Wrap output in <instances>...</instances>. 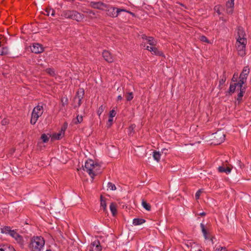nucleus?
Instances as JSON below:
<instances>
[{"instance_id": "nucleus-1", "label": "nucleus", "mask_w": 251, "mask_h": 251, "mask_svg": "<svg viewBox=\"0 0 251 251\" xmlns=\"http://www.w3.org/2000/svg\"><path fill=\"white\" fill-rule=\"evenodd\" d=\"M100 166L95 163L92 160H88L85 162L83 170L87 172L91 177L93 179L97 175L100 171Z\"/></svg>"}, {"instance_id": "nucleus-2", "label": "nucleus", "mask_w": 251, "mask_h": 251, "mask_svg": "<svg viewBox=\"0 0 251 251\" xmlns=\"http://www.w3.org/2000/svg\"><path fill=\"white\" fill-rule=\"evenodd\" d=\"M45 245V240L41 236H33L30 240L29 248L32 251H41Z\"/></svg>"}, {"instance_id": "nucleus-3", "label": "nucleus", "mask_w": 251, "mask_h": 251, "mask_svg": "<svg viewBox=\"0 0 251 251\" xmlns=\"http://www.w3.org/2000/svg\"><path fill=\"white\" fill-rule=\"evenodd\" d=\"M1 233L8 234L14 238L17 243L21 246H24V241L23 237L19 235L16 230H11L10 226H5L1 228Z\"/></svg>"}, {"instance_id": "nucleus-4", "label": "nucleus", "mask_w": 251, "mask_h": 251, "mask_svg": "<svg viewBox=\"0 0 251 251\" xmlns=\"http://www.w3.org/2000/svg\"><path fill=\"white\" fill-rule=\"evenodd\" d=\"M61 16L77 22L81 21L84 18L83 14L75 10H64L62 11Z\"/></svg>"}, {"instance_id": "nucleus-5", "label": "nucleus", "mask_w": 251, "mask_h": 251, "mask_svg": "<svg viewBox=\"0 0 251 251\" xmlns=\"http://www.w3.org/2000/svg\"><path fill=\"white\" fill-rule=\"evenodd\" d=\"M44 112L43 107L42 105L38 104L35 106L32 112L30 120L31 124L34 125L36 124L39 118L42 116Z\"/></svg>"}, {"instance_id": "nucleus-6", "label": "nucleus", "mask_w": 251, "mask_h": 251, "mask_svg": "<svg viewBox=\"0 0 251 251\" xmlns=\"http://www.w3.org/2000/svg\"><path fill=\"white\" fill-rule=\"evenodd\" d=\"M106 14L108 16L111 17H117L121 12H126L130 13L132 15H134V14L131 12L128 11L125 9L117 8L114 7H108L107 8Z\"/></svg>"}, {"instance_id": "nucleus-7", "label": "nucleus", "mask_w": 251, "mask_h": 251, "mask_svg": "<svg viewBox=\"0 0 251 251\" xmlns=\"http://www.w3.org/2000/svg\"><path fill=\"white\" fill-rule=\"evenodd\" d=\"M247 41L236 40V47L238 52V54L241 56L245 54V47Z\"/></svg>"}, {"instance_id": "nucleus-8", "label": "nucleus", "mask_w": 251, "mask_h": 251, "mask_svg": "<svg viewBox=\"0 0 251 251\" xmlns=\"http://www.w3.org/2000/svg\"><path fill=\"white\" fill-rule=\"evenodd\" d=\"M249 73V69L248 67H245L240 75L239 80V87L241 88L243 87V84L245 82L247 79V76Z\"/></svg>"}, {"instance_id": "nucleus-9", "label": "nucleus", "mask_w": 251, "mask_h": 251, "mask_svg": "<svg viewBox=\"0 0 251 251\" xmlns=\"http://www.w3.org/2000/svg\"><path fill=\"white\" fill-rule=\"evenodd\" d=\"M225 138V134L222 132H216L214 136V140L215 144H220L224 141Z\"/></svg>"}, {"instance_id": "nucleus-10", "label": "nucleus", "mask_w": 251, "mask_h": 251, "mask_svg": "<svg viewBox=\"0 0 251 251\" xmlns=\"http://www.w3.org/2000/svg\"><path fill=\"white\" fill-rule=\"evenodd\" d=\"M237 36L236 40L247 41L245 36V32L243 28L241 26H238L237 29Z\"/></svg>"}, {"instance_id": "nucleus-11", "label": "nucleus", "mask_w": 251, "mask_h": 251, "mask_svg": "<svg viewBox=\"0 0 251 251\" xmlns=\"http://www.w3.org/2000/svg\"><path fill=\"white\" fill-rule=\"evenodd\" d=\"M102 56L104 60L108 63H112L115 60V56L108 50H104L102 52Z\"/></svg>"}, {"instance_id": "nucleus-12", "label": "nucleus", "mask_w": 251, "mask_h": 251, "mask_svg": "<svg viewBox=\"0 0 251 251\" xmlns=\"http://www.w3.org/2000/svg\"><path fill=\"white\" fill-rule=\"evenodd\" d=\"M31 50L35 53H40L43 51L44 49L40 44L34 43L31 47Z\"/></svg>"}, {"instance_id": "nucleus-13", "label": "nucleus", "mask_w": 251, "mask_h": 251, "mask_svg": "<svg viewBox=\"0 0 251 251\" xmlns=\"http://www.w3.org/2000/svg\"><path fill=\"white\" fill-rule=\"evenodd\" d=\"M101 248L100 246V242L98 240H95L91 244L89 251H101Z\"/></svg>"}, {"instance_id": "nucleus-14", "label": "nucleus", "mask_w": 251, "mask_h": 251, "mask_svg": "<svg viewBox=\"0 0 251 251\" xmlns=\"http://www.w3.org/2000/svg\"><path fill=\"white\" fill-rule=\"evenodd\" d=\"M142 38L152 46H155L157 43L156 41L152 37H148L145 34L142 35Z\"/></svg>"}, {"instance_id": "nucleus-15", "label": "nucleus", "mask_w": 251, "mask_h": 251, "mask_svg": "<svg viewBox=\"0 0 251 251\" xmlns=\"http://www.w3.org/2000/svg\"><path fill=\"white\" fill-rule=\"evenodd\" d=\"M184 245L187 247L186 249H189L190 251H201V249L194 250V248L198 246V244L195 243H192L189 241H187L185 243Z\"/></svg>"}, {"instance_id": "nucleus-16", "label": "nucleus", "mask_w": 251, "mask_h": 251, "mask_svg": "<svg viewBox=\"0 0 251 251\" xmlns=\"http://www.w3.org/2000/svg\"><path fill=\"white\" fill-rule=\"evenodd\" d=\"M91 5L93 8L98 9H103L107 7L106 5L101 2H92Z\"/></svg>"}, {"instance_id": "nucleus-17", "label": "nucleus", "mask_w": 251, "mask_h": 251, "mask_svg": "<svg viewBox=\"0 0 251 251\" xmlns=\"http://www.w3.org/2000/svg\"><path fill=\"white\" fill-rule=\"evenodd\" d=\"M218 170L220 173H225L226 174H229L231 171V168L229 167H226L224 165L221 166H219Z\"/></svg>"}, {"instance_id": "nucleus-18", "label": "nucleus", "mask_w": 251, "mask_h": 251, "mask_svg": "<svg viewBox=\"0 0 251 251\" xmlns=\"http://www.w3.org/2000/svg\"><path fill=\"white\" fill-rule=\"evenodd\" d=\"M84 95V91L83 89H79L75 98V100L77 99H82Z\"/></svg>"}, {"instance_id": "nucleus-19", "label": "nucleus", "mask_w": 251, "mask_h": 251, "mask_svg": "<svg viewBox=\"0 0 251 251\" xmlns=\"http://www.w3.org/2000/svg\"><path fill=\"white\" fill-rule=\"evenodd\" d=\"M239 84V82L238 83H235L233 84H231L229 89V92L233 93L235 92L236 88H237V89H239L240 87Z\"/></svg>"}, {"instance_id": "nucleus-20", "label": "nucleus", "mask_w": 251, "mask_h": 251, "mask_svg": "<svg viewBox=\"0 0 251 251\" xmlns=\"http://www.w3.org/2000/svg\"><path fill=\"white\" fill-rule=\"evenodd\" d=\"M110 209L113 215V216H115L117 214V205L116 203L114 202L111 203L110 205Z\"/></svg>"}, {"instance_id": "nucleus-21", "label": "nucleus", "mask_w": 251, "mask_h": 251, "mask_svg": "<svg viewBox=\"0 0 251 251\" xmlns=\"http://www.w3.org/2000/svg\"><path fill=\"white\" fill-rule=\"evenodd\" d=\"M145 222V220L143 219L135 218L133 220V224L135 226L142 225Z\"/></svg>"}, {"instance_id": "nucleus-22", "label": "nucleus", "mask_w": 251, "mask_h": 251, "mask_svg": "<svg viewBox=\"0 0 251 251\" xmlns=\"http://www.w3.org/2000/svg\"><path fill=\"white\" fill-rule=\"evenodd\" d=\"M64 130H63V128H61V131L59 133L53 135V138L55 139L59 140V139L62 138V137L64 136Z\"/></svg>"}, {"instance_id": "nucleus-23", "label": "nucleus", "mask_w": 251, "mask_h": 251, "mask_svg": "<svg viewBox=\"0 0 251 251\" xmlns=\"http://www.w3.org/2000/svg\"><path fill=\"white\" fill-rule=\"evenodd\" d=\"M151 49L152 54H155L156 55H158L160 56H163V53L161 51L159 50L157 48H156L155 47H153V49Z\"/></svg>"}, {"instance_id": "nucleus-24", "label": "nucleus", "mask_w": 251, "mask_h": 251, "mask_svg": "<svg viewBox=\"0 0 251 251\" xmlns=\"http://www.w3.org/2000/svg\"><path fill=\"white\" fill-rule=\"evenodd\" d=\"M9 53V49L7 47H3L0 50V55H8Z\"/></svg>"}, {"instance_id": "nucleus-25", "label": "nucleus", "mask_w": 251, "mask_h": 251, "mask_svg": "<svg viewBox=\"0 0 251 251\" xmlns=\"http://www.w3.org/2000/svg\"><path fill=\"white\" fill-rule=\"evenodd\" d=\"M83 121V117L82 116L77 115V117L74 119L73 122L74 124L77 125L81 123Z\"/></svg>"}, {"instance_id": "nucleus-26", "label": "nucleus", "mask_w": 251, "mask_h": 251, "mask_svg": "<svg viewBox=\"0 0 251 251\" xmlns=\"http://www.w3.org/2000/svg\"><path fill=\"white\" fill-rule=\"evenodd\" d=\"M161 153L159 151H154L153 152V157L155 160L159 162L160 159Z\"/></svg>"}, {"instance_id": "nucleus-27", "label": "nucleus", "mask_w": 251, "mask_h": 251, "mask_svg": "<svg viewBox=\"0 0 251 251\" xmlns=\"http://www.w3.org/2000/svg\"><path fill=\"white\" fill-rule=\"evenodd\" d=\"M201 231L203 233V235L204 236V237L205 239L207 240L209 238V237L207 236V232L206 231V229L205 228V226L203 224L201 223Z\"/></svg>"}, {"instance_id": "nucleus-28", "label": "nucleus", "mask_w": 251, "mask_h": 251, "mask_svg": "<svg viewBox=\"0 0 251 251\" xmlns=\"http://www.w3.org/2000/svg\"><path fill=\"white\" fill-rule=\"evenodd\" d=\"M142 205L143 207L147 210H148V211L151 210V205L149 203H147L146 201H142Z\"/></svg>"}, {"instance_id": "nucleus-29", "label": "nucleus", "mask_w": 251, "mask_h": 251, "mask_svg": "<svg viewBox=\"0 0 251 251\" xmlns=\"http://www.w3.org/2000/svg\"><path fill=\"white\" fill-rule=\"evenodd\" d=\"M100 206L103 208L104 211L106 210V203L105 200L103 199L102 196H100Z\"/></svg>"}, {"instance_id": "nucleus-30", "label": "nucleus", "mask_w": 251, "mask_h": 251, "mask_svg": "<svg viewBox=\"0 0 251 251\" xmlns=\"http://www.w3.org/2000/svg\"><path fill=\"white\" fill-rule=\"evenodd\" d=\"M125 97L127 101H130L133 98V93L132 92H127L126 93Z\"/></svg>"}, {"instance_id": "nucleus-31", "label": "nucleus", "mask_w": 251, "mask_h": 251, "mask_svg": "<svg viewBox=\"0 0 251 251\" xmlns=\"http://www.w3.org/2000/svg\"><path fill=\"white\" fill-rule=\"evenodd\" d=\"M240 93L238 94V96H237V100L238 101H240L242 100V98L243 96V94L245 93V90H244V89L242 88V87L240 88Z\"/></svg>"}, {"instance_id": "nucleus-32", "label": "nucleus", "mask_w": 251, "mask_h": 251, "mask_svg": "<svg viewBox=\"0 0 251 251\" xmlns=\"http://www.w3.org/2000/svg\"><path fill=\"white\" fill-rule=\"evenodd\" d=\"M46 13L45 14L47 15V16H49L50 14L52 16H54L55 15V11L53 9H51V8L47 9L46 10Z\"/></svg>"}, {"instance_id": "nucleus-33", "label": "nucleus", "mask_w": 251, "mask_h": 251, "mask_svg": "<svg viewBox=\"0 0 251 251\" xmlns=\"http://www.w3.org/2000/svg\"><path fill=\"white\" fill-rule=\"evenodd\" d=\"M234 0H228L226 3V8H233Z\"/></svg>"}, {"instance_id": "nucleus-34", "label": "nucleus", "mask_w": 251, "mask_h": 251, "mask_svg": "<svg viewBox=\"0 0 251 251\" xmlns=\"http://www.w3.org/2000/svg\"><path fill=\"white\" fill-rule=\"evenodd\" d=\"M41 138L44 143L48 142L49 140V137L45 133L42 134Z\"/></svg>"}, {"instance_id": "nucleus-35", "label": "nucleus", "mask_w": 251, "mask_h": 251, "mask_svg": "<svg viewBox=\"0 0 251 251\" xmlns=\"http://www.w3.org/2000/svg\"><path fill=\"white\" fill-rule=\"evenodd\" d=\"M200 40L202 42H205L208 44L210 43L208 39L206 38V37L204 35L201 36L200 37Z\"/></svg>"}, {"instance_id": "nucleus-36", "label": "nucleus", "mask_w": 251, "mask_h": 251, "mask_svg": "<svg viewBox=\"0 0 251 251\" xmlns=\"http://www.w3.org/2000/svg\"><path fill=\"white\" fill-rule=\"evenodd\" d=\"M68 100L66 97H64L62 98L61 99V103L63 106L67 105L68 104Z\"/></svg>"}, {"instance_id": "nucleus-37", "label": "nucleus", "mask_w": 251, "mask_h": 251, "mask_svg": "<svg viewBox=\"0 0 251 251\" xmlns=\"http://www.w3.org/2000/svg\"><path fill=\"white\" fill-rule=\"evenodd\" d=\"M46 72L51 76L55 75V71L53 69L48 68L46 69Z\"/></svg>"}, {"instance_id": "nucleus-38", "label": "nucleus", "mask_w": 251, "mask_h": 251, "mask_svg": "<svg viewBox=\"0 0 251 251\" xmlns=\"http://www.w3.org/2000/svg\"><path fill=\"white\" fill-rule=\"evenodd\" d=\"M107 187L111 190H115L116 189L115 185L111 182L108 183Z\"/></svg>"}, {"instance_id": "nucleus-39", "label": "nucleus", "mask_w": 251, "mask_h": 251, "mask_svg": "<svg viewBox=\"0 0 251 251\" xmlns=\"http://www.w3.org/2000/svg\"><path fill=\"white\" fill-rule=\"evenodd\" d=\"M104 110V107H103V105H101L100 106L97 111L98 114L99 116H100V114L103 112Z\"/></svg>"}, {"instance_id": "nucleus-40", "label": "nucleus", "mask_w": 251, "mask_h": 251, "mask_svg": "<svg viewBox=\"0 0 251 251\" xmlns=\"http://www.w3.org/2000/svg\"><path fill=\"white\" fill-rule=\"evenodd\" d=\"M202 192L201 190H199L195 194V198L196 200H198L200 198V195Z\"/></svg>"}, {"instance_id": "nucleus-41", "label": "nucleus", "mask_w": 251, "mask_h": 251, "mask_svg": "<svg viewBox=\"0 0 251 251\" xmlns=\"http://www.w3.org/2000/svg\"><path fill=\"white\" fill-rule=\"evenodd\" d=\"M227 249L225 247H219L216 249L215 251H227Z\"/></svg>"}, {"instance_id": "nucleus-42", "label": "nucleus", "mask_w": 251, "mask_h": 251, "mask_svg": "<svg viewBox=\"0 0 251 251\" xmlns=\"http://www.w3.org/2000/svg\"><path fill=\"white\" fill-rule=\"evenodd\" d=\"M116 114V111L113 109L110 111L109 117H111V118H113L115 116Z\"/></svg>"}, {"instance_id": "nucleus-43", "label": "nucleus", "mask_w": 251, "mask_h": 251, "mask_svg": "<svg viewBox=\"0 0 251 251\" xmlns=\"http://www.w3.org/2000/svg\"><path fill=\"white\" fill-rule=\"evenodd\" d=\"M226 11L228 14H231L233 11V8H226Z\"/></svg>"}, {"instance_id": "nucleus-44", "label": "nucleus", "mask_w": 251, "mask_h": 251, "mask_svg": "<svg viewBox=\"0 0 251 251\" xmlns=\"http://www.w3.org/2000/svg\"><path fill=\"white\" fill-rule=\"evenodd\" d=\"M226 78L225 76H223V77L220 80L219 83L220 85H223L225 82H226Z\"/></svg>"}, {"instance_id": "nucleus-45", "label": "nucleus", "mask_w": 251, "mask_h": 251, "mask_svg": "<svg viewBox=\"0 0 251 251\" xmlns=\"http://www.w3.org/2000/svg\"><path fill=\"white\" fill-rule=\"evenodd\" d=\"M8 123V120L6 119H4L1 121V124L2 125H6Z\"/></svg>"}, {"instance_id": "nucleus-46", "label": "nucleus", "mask_w": 251, "mask_h": 251, "mask_svg": "<svg viewBox=\"0 0 251 251\" xmlns=\"http://www.w3.org/2000/svg\"><path fill=\"white\" fill-rule=\"evenodd\" d=\"M112 122H113V118L109 117L108 121V123H107V125L109 124V126H110L111 125Z\"/></svg>"}, {"instance_id": "nucleus-47", "label": "nucleus", "mask_w": 251, "mask_h": 251, "mask_svg": "<svg viewBox=\"0 0 251 251\" xmlns=\"http://www.w3.org/2000/svg\"><path fill=\"white\" fill-rule=\"evenodd\" d=\"M153 47H150V46H147L146 47V50L151 52V49H153Z\"/></svg>"}, {"instance_id": "nucleus-48", "label": "nucleus", "mask_w": 251, "mask_h": 251, "mask_svg": "<svg viewBox=\"0 0 251 251\" xmlns=\"http://www.w3.org/2000/svg\"><path fill=\"white\" fill-rule=\"evenodd\" d=\"M78 100V106H79L82 103V99H77Z\"/></svg>"}, {"instance_id": "nucleus-49", "label": "nucleus", "mask_w": 251, "mask_h": 251, "mask_svg": "<svg viewBox=\"0 0 251 251\" xmlns=\"http://www.w3.org/2000/svg\"><path fill=\"white\" fill-rule=\"evenodd\" d=\"M3 38H4V36L2 35H0V47H1V42H2L1 40H2Z\"/></svg>"}, {"instance_id": "nucleus-50", "label": "nucleus", "mask_w": 251, "mask_h": 251, "mask_svg": "<svg viewBox=\"0 0 251 251\" xmlns=\"http://www.w3.org/2000/svg\"><path fill=\"white\" fill-rule=\"evenodd\" d=\"M123 99V97L121 95H119L117 97V100H121Z\"/></svg>"}, {"instance_id": "nucleus-51", "label": "nucleus", "mask_w": 251, "mask_h": 251, "mask_svg": "<svg viewBox=\"0 0 251 251\" xmlns=\"http://www.w3.org/2000/svg\"><path fill=\"white\" fill-rule=\"evenodd\" d=\"M141 46H143L144 48H145L146 49V47L147 46L146 45V43L142 44Z\"/></svg>"}, {"instance_id": "nucleus-52", "label": "nucleus", "mask_w": 251, "mask_h": 251, "mask_svg": "<svg viewBox=\"0 0 251 251\" xmlns=\"http://www.w3.org/2000/svg\"><path fill=\"white\" fill-rule=\"evenodd\" d=\"M205 214H206L205 213L203 212H201V213H200L199 215H201V216H205Z\"/></svg>"}, {"instance_id": "nucleus-53", "label": "nucleus", "mask_w": 251, "mask_h": 251, "mask_svg": "<svg viewBox=\"0 0 251 251\" xmlns=\"http://www.w3.org/2000/svg\"><path fill=\"white\" fill-rule=\"evenodd\" d=\"M1 42H6V38L4 36V38H2V40H1Z\"/></svg>"}, {"instance_id": "nucleus-54", "label": "nucleus", "mask_w": 251, "mask_h": 251, "mask_svg": "<svg viewBox=\"0 0 251 251\" xmlns=\"http://www.w3.org/2000/svg\"><path fill=\"white\" fill-rule=\"evenodd\" d=\"M67 125H65L63 127H62L63 130H64V131H65L66 129L67 128Z\"/></svg>"}, {"instance_id": "nucleus-55", "label": "nucleus", "mask_w": 251, "mask_h": 251, "mask_svg": "<svg viewBox=\"0 0 251 251\" xmlns=\"http://www.w3.org/2000/svg\"><path fill=\"white\" fill-rule=\"evenodd\" d=\"M163 151H167V150L166 149H164L162 150V152H163Z\"/></svg>"}, {"instance_id": "nucleus-56", "label": "nucleus", "mask_w": 251, "mask_h": 251, "mask_svg": "<svg viewBox=\"0 0 251 251\" xmlns=\"http://www.w3.org/2000/svg\"><path fill=\"white\" fill-rule=\"evenodd\" d=\"M0 251H4V249L1 248L0 249Z\"/></svg>"}, {"instance_id": "nucleus-57", "label": "nucleus", "mask_w": 251, "mask_h": 251, "mask_svg": "<svg viewBox=\"0 0 251 251\" xmlns=\"http://www.w3.org/2000/svg\"><path fill=\"white\" fill-rule=\"evenodd\" d=\"M198 247V246L194 248V250H198L199 249H197Z\"/></svg>"}, {"instance_id": "nucleus-58", "label": "nucleus", "mask_w": 251, "mask_h": 251, "mask_svg": "<svg viewBox=\"0 0 251 251\" xmlns=\"http://www.w3.org/2000/svg\"><path fill=\"white\" fill-rule=\"evenodd\" d=\"M90 14H91V13H92V14H93V15H95V13H94L93 12H92V11H91V12H90Z\"/></svg>"}, {"instance_id": "nucleus-59", "label": "nucleus", "mask_w": 251, "mask_h": 251, "mask_svg": "<svg viewBox=\"0 0 251 251\" xmlns=\"http://www.w3.org/2000/svg\"><path fill=\"white\" fill-rule=\"evenodd\" d=\"M210 240H211V242H212V243H213V239L212 238H211L210 239Z\"/></svg>"}, {"instance_id": "nucleus-60", "label": "nucleus", "mask_w": 251, "mask_h": 251, "mask_svg": "<svg viewBox=\"0 0 251 251\" xmlns=\"http://www.w3.org/2000/svg\"><path fill=\"white\" fill-rule=\"evenodd\" d=\"M121 90V88L119 87V88L117 89V90Z\"/></svg>"}, {"instance_id": "nucleus-61", "label": "nucleus", "mask_w": 251, "mask_h": 251, "mask_svg": "<svg viewBox=\"0 0 251 251\" xmlns=\"http://www.w3.org/2000/svg\"><path fill=\"white\" fill-rule=\"evenodd\" d=\"M234 80H235V78H232V81H234Z\"/></svg>"}, {"instance_id": "nucleus-62", "label": "nucleus", "mask_w": 251, "mask_h": 251, "mask_svg": "<svg viewBox=\"0 0 251 251\" xmlns=\"http://www.w3.org/2000/svg\"><path fill=\"white\" fill-rule=\"evenodd\" d=\"M234 80H235V78H232V81H234Z\"/></svg>"}, {"instance_id": "nucleus-63", "label": "nucleus", "mask_w": 251, "mask_h": 251, "mask_svg": "<svg viewBox=\"0 0 251 251\" xmlns=\"http://www.w3.org/2000/svg\"><path fill=\"white\" fill-rule=\"evenodd\" d=\"M46 251H51L50 250H47Z\"/></svg>"}]
</instances>
